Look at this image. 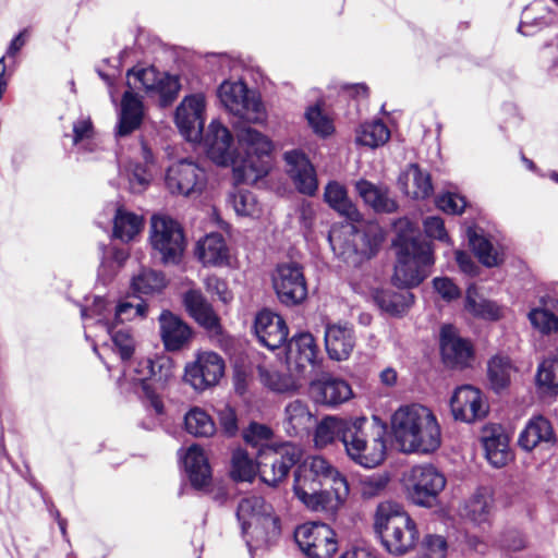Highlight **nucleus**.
Listing matches in <instances>:
<instances>
[{"instance_id":"f257e3e1","label":"nucleus","mask_w":558,"mask_h":558,"mask_svg":"<svg viewBox=\"0 0 558 558\" xmlns=\"http://www.w3.org/2000/svg\"><path fill=\"white\" fill-rule=\"evenodd\" d=\"M292 490L307 510L333 513L345 500L349 485L326 458L311 456L295 469Z\"/></svg>"},{"instance_id":"f03ea898","label":"nucleus","mask_w":558,"mask_h":558,"mask_svg":"<svg viewBox=\"0 0 558 558\" xmlns=\"http://www.w3.org/2000/svg\"><path fill=\"white\" fill-rule=\"evenodd\" d=\"M391 433L405 453H432L441 445V429L434 412L420 403L399 407L390 418Z\"/></svg>"},{"instance_id":"7ed1b4c3","label":"nucleus","mask_w":558,"mask_h":558,"mask_svg":"<svg viewBox=\"0 0 558 558\" xmlns=\"http://www.w3.org/2000/svg\"><path fill=\"white\" fill-rule=\"evenodd\" d=\"M395 229L397 264L393 283L400 288L416 287L428 276V268L434 264L433 247L420 239L416 226L408 218L399 219Z\"/></svg>"},{"instance_id":"20e7f679","label":"nucleus","mask_w":558,"mask_h":558,"mask_svg":"<svg viewBox=\"0 0 558 558\" xmlns=\"http://www.w3.org/2000/svg\"><path fill=\"white\" fill-rule=\"evenodd\" d=\"M236 143L233 162L236 182L253 184L266 177L271 168V140L251 126H244L236 132Z\"/></svg>"},{"instance_id":"39448f33","label":"nucleus","mask_w":558,"mask_h":558,"mask_svg":"<svg viewBox=\"0 0 558 558\" xmlns=\"http://www.w3.org/2000/svg\"><path fill=\"white\" fill-rule=\"evenodd\" d=\"M375 529L386 550L395 556H403L413 550L420 536L415 521L400 504L393 501L378 505Z\"/></svg>"},{"instance_id":"423d86ee","label":"nucleus","mask_w":558,"mask_h":558,"mask_svg":"<svg viewBox=\"0 0 558 558\" xmlns=\"http://www.w3.org/2000/svg\"><path fill=\"white\" fill-rule=\"evenodd\" d=\"M347 438L345 453L356 464L371 469L385 460L387 450L385 433L369 425L365 416L354 417V427Z\"/></svg>"},{"instance_id":"0eeeda50","label":"nucleus","mask_w":558,"mask_h":558,"mask_svg":"<svg viewBox=\"0 0 558 558\" xmlns=\"http://www.w3.org/2000/svg\"><path fill=\"white\" fill-rule=\"evenodd\" d=\"M446 483L445 475L433 464L414 465L402 476L408 499L416 506L426 508L437 504Z\"/></svg>"},{"instance_id":"6e6552de","label":"nucleus","mask_w":558,"mask_h":558,"mask_svg":"<svg viewBox=\"0 0 558 558\" xmlns=\"http://www.w3.org/2000/svg\"><path fill=\"white\" fill-rule=\"evenodd\" d=\"M136 380L142 384L145 396L157 413H161L163 405L157 391L166 389L175 380V365L168 355L141 359L134 367Z\"/></svg>"},{"instance_id":"1a4fd4ad","label":"nucleus","mask_w":558,"mask_h":558,"mask_svg":"<svg viewBox=\"0 0 558 558\" xmlns=\"http://www.w3.org/2000/svg\"><path fill=\"white\" fill-rule=\"evenodd\" d=\"M302 457L299 446L281 442L263 446L258 453V474L268 486L276 487L284 481Z\"/></svg>"},{"instance_id":"9d476101","label":"nucleus","mask_w":558,"mask_h":558,"mask_svg":"<svg viewBox=\"0 0 558 558\" xmlns=\"http://www.w3.org/2000/svg\"><path fill=\"white\" fill-rule=\"evenodd\" d=\"M217 96L229 113L252 123L265 120V108L259 96L242 81H223Z\"/></svg>"},{"instance_id":"9b49d317","label":"nucleus","mask_w":558,"mask_h":558,"mask_svg":"<svg viewBox=\"0 0 558 558\" xmlns=\"http://www.w3.org/2000/svg\"><path fill=\"white\" fill-rule=\"evenodd\" d=\"M150 244L165 265L180 263L185 248L181 226L172 218L155 215L150 221Z\"/></svg>"},{"instance_id":"f8f14e48","label":"nucleus","mask_w":558,"mask_h":558,"mask_svg":"<svg viewBox=\"0 0 558 558\" xmlns=\"http://www.w3.org/2000/svg\"><path fill=\"white\" fill-rule=\"evenodd\" d=\"M271 282L278 300L287 306L299 305L307 296L303 267L295 262L278 264L271 275Z\"/></svg>"},{"instance_id":"ddd939ff","label":"nucleus","mask_w":558,"mask_h":558,"mask_svg":"<svg viewBox=\"0 0 558 558\" xmlns=\"http://www.w3.org/2000/svg\"><path fill=\"white\" fill-rule=\"evenodd\" d=\"M236 517L244 535L250 533L258 536L262 532H275L278 527V518L274 514L272 506L260 496H247L240 500Z\"/></svg>"},{"instance_id":"4468645a","label":"nucleus","mask_w":558,"mask_h":558,"mask_svg":"<svg viewBox=\"0 0 558 558\" xmlns=\"http://www.w3.org/2000/svg\"><path fill=\"white\" fill-rule=\"evenodd\" d=\"M126 77V84L132 90L143 88L158 93L161 106L171 104L181 88L178 76L160 73L155 68L129 70Z\"/></svg>"},{"instance_id":"2eb2a0df","label":"nucleus","mask_w":558,"mask_h":558,"mask_svg":"<svg viewBox=\"0 0 558 558\" xmlns=\"http://www.w3.org/2000/svg\"><path fill=\"white\" fill-rule=\"evenodd\" d=\"M294 538L310 558H331L337 550L335 532L325 523L302 524L296 527Z\"/></svg>"},{"instance_id":"dca6fc26","label":"nucleus","mask_w":558,"mask_h":558,"mask_svg":"<svg viewBox=\"0 0 558 558\" xmlns=\"http://www.w3.org/2000/svg\"><path fill=\"white\" fill-rule=\"evenodd\" d=\"M206 182L205 170L189 159H181L172 163L167 169L165 178L168 191L183 196H193L202 193Z\"/></svg>"},{"instance_id":"f3484780","label":"nucleus","mask_w":558,"mask_h":558,"mask_svg":"<svg viewBox=\"0 0 558 558\" xmlns=\"http://www.w3.org/2000/svg\"><path fill=\"white\" fill-rule=\"evenodd\" d=\"M110 314L111 310L108 308L102 298H96L90 308L82 310L83 319L85 322L94 319L97 327L111 336L114 349L121 360H129L135 350L134 338L126 328L116 329L117 326L109 319Z\"/></svg>"},{"instance_id":"a211bd4d","label":"nucleus","mask_w":558,"mask_h":558,"mask_svg":"<svg viewBox=\"0 0 558 558\" xmlns=\"http://www.w3.org/2000/svg\"><path fill=\"white\" fill-rule=\"evenodd\" d=\"M225 363L215 352L198 353L196 360L189 363L184 369V379L195 390H205L216 385L223 375Z\"/></svg>"},{"instance_id":"6ab92c4d","label":"nucleus","mask_w":558,"mask_h":558,"mask_svg":"<svg viewBox=\"0 0 558 558\" xmlns=\"http://www.w3.org/2000/svg\"><path fill=\"white\" fill-rule=\"evenodd\" d=\"M205 97L202 94L186 96L175 110V124L190 142H199L205 123Z\"/></svg>"},{"instance_id":"aec40b11","label":"nucleus","mask_w":558,"mask_h":558,"mask_svg":"<svg viewBox=\"0 0 558 558\" xmlns=\"http://www.w3.org/2000/svg\"><path fill=\"white\" fill-rule=\"evenodd\" d=\"M450 409L454 420L472 423L484 418L488 413V404L482 392L470 385L458 387L451 399Z\"/></svg>"},{"instance_id":"412c9836","label":"nucleus","mask_w":558,"mask_h":558,"mask_svg":"<svg viewBox=\"0 0 558 558\" xmlns=\"http://www.w3.org/2000/svg\"><path fill=\"white\" fill-rule=\"evenodd\" d=\"M232 143L233 137L228 128L213 120L204 137L208 157L217 165L233 166L235 149H232Z\"/></svg>"},{"instance_id":"4be33fe9","label":"nucleus","mask_w":558,"mask_h":558,"mask_svg":"<svg viewBox=\"0 0 558 558\" xmlns=\"http://www.w3.org/2000/svg\"><path fill=\"white\" fill-rule=\"evenodd\" d=\"M254 332L263 345L275 350L287 341L288 327L281 316L269 310H263L255 317Z\"/></svg>"},{"instance_id":"5701e85b","label":"nucleus","mask_w":558,"mask_h":558,"mask_svg":"<svg viewBox=\"0 0 558 558\" xmlns=\"http://www.w3.org/2000/svg\"><path fill=\"white\" fill-rule=\"evenodd\" d=\"M283 159L287 163V171L293 180L296 189L306 195H313L318 187L315 169L306 155L301 150L293 149L286 151Z\"/></svg>"},{"instance_id":"b1692460","label":"nucleus","mask_w":558,"mask_h":558,"mask_svg":"<svg viewBox=\"0 0 558 558\" xmlns=\"http://www.w3.org/2000/svg\"><path fill=\"white\" fill-rule=\"evenodd\" d=\"M310 390L317 403L328 407L342 404L353 396L351 386L345 380L329 375L313 380Z\"/></svg>"},{"instance_id":"393cba45","label":"nucleus","mask_w":558,"mask_h":558,"mask_svg":"<svg viewBox=\"0 0 558 558\" xmlns=\"http://www.w3.org/2000/svg\"><path fill=\"white\" fill-rule=\"evenodd\" d=\"M440 352L444 362L450 366L468 365L473 354L471 343L462 339L451 325L440 330Z\"/></svg>"},{"instance_id":"a878e982","label":"nucleus","mask_w":558,"mask_h":558,"mask_svg":"<svg viewBox=\"0 0 558 558\" xmlns=\"http://www.w3.org/2000/svg\"><path fill=\"white\" fill-rule=\"evenodd\" d=\"M325 345L331 360L349 359L355 347L353 328L347 324L328 325L325 330Z\"/></svg>"},{"instance_id":"bb28decb","label":"nucleus","mask_w":558,"mask_h":558,"mask_svg":"<svg viewBox=\"0 0 558 558\" xmlns=\"http://www.w3.org/2000/svg\"><path fill=\"white\" fill-rule=\"evenodd\" d=\"M316 425V416L306 401L295 399L287 403L282 426L290 436L307 434Z\"/></svg>"},{"instance_id":"cd10ccee","label":"nucleus","mask_w":558,"mask_h":558,"mask_svg":"<svg viewBox=\"0 0 558 558\" xmlns=\"http://www.w3.org/2000/svg\"><path fill=\"white\" fill-rule=\"evenodd\" d=\"M354 427V418H341L338 416H327L316 425L314 434V444L318 449L326 448L340 440L345 445L347 436Z\"/></svg>"},{"instance_id":"c85d7f7f","label":"nucleus","mask_w":558,"mask_h":558,"mask_svg":"<svg viewBox=\"0 0 558 558\" xmlns=\"http://www.w3.org/2000/svg\"><path fill=\"white\" fill-rule=\"evenodd\" d=\"M197 257L205 266L230 267L232 256L223 236L219 233H210L197 244Z\"/></svg>"},{"instance_id":"c756f323","label":"nucleus","mask_w":558,"mask_h":558,"mask_svg":"<svg viewBox=\"0 0 558 558\" xmlns=\"http://www.w3.org/2000/svg\"><path fill=\"white\" fill-rule=\"evenodd\" d=\"M317 355V345L314 337L308 332H301L291 338L287 345V363L296 371L313 365Z\"/></svg>"},{"instance_id":"7c9ffc66","label":"nucleus","mask_w":558,"mask_h":558,"mask_svg":"<svg viewBox=\"0 0 558 558\" xmlns=\"http://www.w3.org/2000/svg\"><path fill=\"white\" fill-rule=\"evenodd\" d=\"M183 302L189 314L205 329L218 332L219 318L199 290L191 289L184 293Z\"/></svg>"},{"instance_id":"2f4dec72","label":"nucleus","mask_w":558,"mask_h":558,"mask_svg":"<svg viewBox=\"0 0 558 558\" xmlns=\"http://www.w3.org/2000/svg\"><path fill=\"white\" fill-rule=\"evenodd\" d=\"M555 440L554 427L543 415L530 418L518 439L520 447L526 451L533 450L541 444H553Z\"/></svg>"},{"instance_id":"473e14b6","label":"nucleus","mask_w":558,"mask_h":558,"mask_svg":"<svg viewBox=\"0 0 558 558\" xmlns=\"http://www.w3.org/2000/svg\"><path fill=\"white\" fill-rule=\"evenodd\" d=\"M494 509V495L489 487L482 486L469 497L463 507V517L476 525L489 522Z\"/></svg>"},{"instance_id":"72a5a7b5","label":"nucleus","mask_w":558,"mask_h":558,"mask_svg":"<svg viewBox=\"0 0 558 558\" xmlns=\"http://www.w3.org/2000/svg\"><path fill=\"white\" fill-rule=\"evenodd\" d=\"M159 323L161 338L168 350H179L190 341L191 328L178 316L165 312L160 315Z\"/></svg>"},{"instance_id":"f704fd0d","label":"nucleus","mask_w":558,"mask_h":558,"mask_svg":"<svg viewBox=\"0 0 558 558\" xmlns=\"http://www.w3.org/2000/svg\"><path fill=\"white\" fill-rule=\"evenodd\" d=\"M399 185L404 194L414 199H425L433 193L432 179L428 172L417 165L411 163L399 177Z\"/></svg>"},{"instance_id":"c9c22d12","label":"nucleus","mask_w":558,"mask_h":558,"mask_svg":"<svg viewBox=\"0 0 558 558\" xmlns=\"http://www.w3.org/2000/svg\"><path fill=\"white\" fill-rule=\"evenodd\" d=\"M355 190L365 204L375 211L390 214L398 208L397 202L389 196V191L385 186L361 179L355 183Z\"/></svg>"},{"instance_id":"e433bc0d","label":"nucleus","mask_w":558,"mask_h":558,"mask_svg":"<svg viewBox=\"0 0 558 558\" xmlns=\"http://www.w3.org/2000/svg\"><path fill=\"white\" fill-rule=\"evenodd\" d=\"M184 466L190 481L195 488L207 486L211 480L210 466L203 449L191 446L184 456Z\"/></svg>"},{"instance_id":"4c0bfd02","label":"nucleus","mask_w":558,"mask_h":558,"mask_svg":"<svg viewBox=\"0 0 558 558\" xmlns=\"http://www.w3.org/2000/svg\"><path fill=\"white\" fill-rule=\"evenodd\" d=\"M144 114L142 100L132 92H125L121 102L118 135L124 136L137 129Z\"/></svg>"},{"instance_id":"58836bf2","label":"nucleus","mask_w":558,"mask_h":558,"mask_svg":"<svg viewBox=\"0 0 558 558\" xmlns=\"http://www.w3.org/2000/svg\"><path fill=\"white\" fill-rule=\"evenodd\" d=\"M464 307L468 313L481 319L498 320L504 316V308L480 295L475 286L468 288Z\"/></svg>"},{"instance_id":"ea45409f","label":"nucleus","mask_w":558,"mask_h":558,"mask_svg":"<svg viewBox=\"0 0 558 558\" xmlns=\"http://www.w3.org/2000/svg\"><path fill=\"white\" fill-rule=\"evenodd\" d=\"M351 235L352 252L366 258L375 254L384 240L380 229L375 225H369L365 230L351 227Z\"/></svg>"},{"instance_id":"a19ab883","label":"nucleus","mask_w":558,"mask_h":558,"mask_svg":"<svg viewBox=\"0 0 558 558\" xmlns=\"http://www.w3.org/2000/svg\"><path fill=\"white\" fill-rule=\"evenodd\" d=\"M325 201L328 205L351 221H359L361 215L349 199L345 189L338 182H330L325 189Z\"/></svg>"},{"instance_id":"79ce46f5","label":"nucleus","mask_w":558,"mask_h":558,"mask_svg":"<svg viewBox=\"0 0 558 558\" xmlns=\"http://www.w3.org/2000/svg\"><path fill=\"white\" fill-rule=\"evenodd\" d=\"M377 305L392 316H400L408 312L414 302V295L408 291L383 290L375 294Z\"/></svg>"},{"instance_id":"37998d69","label":"nucleus","mask_w":558,"mask_h":558,"mask_svg":"<svg viewBox=\"0 0 558 558\" xmlns=\"http://www.w3.org/2000/svg\"><path fill=\"white\" fill-rule=\"evenodd\" d=\"M165 287V276L160 271L149 268H142L133 276L131 281L132 291L140 298L142 295H154L159 293Z\"/></svg>"},{"instance_id":"c03bdc74","label":"nucleus","mask_w":558,"mask_h":558,"mask_svg":"<svg viewBox=\"0 0 558 558\" xmlns=\"http://www.w3.org/2000/svg\"><path fill=\"white\" fill-rule=\"evenodd\" d=\"M466 235L470 246L473 248L475 255L483 265L494 267L502 260L501 254L498 250L495 248L486 238L480 234L476 228L469 227Z\"/></svg>"},{"instance_id":"a18cd8bd","label":"nucleus","mask_w":558,"mask_h":558,"mask_svg":"<svg viewBox=\"0 0 558 558\" xmlns=\"http://www.w3.org/2000/svg\"><path fill=\"white\" fill-rule=\"evenodd\" d=\"M483 445L488 462L496 468L506 465L512 459L508 438L501 433L485 437Z\"/></svg>"},{"instance_id":"49530a36","label":"nucleus","mask_w":558,"mask_h":558,"mask_svg":"<svg viewBox=\"0 0 558 558\" xmlns=\"http://www.w3.org/2000/svg\"><path fill=\"white\" fill-rule=\"evenodd\" d=\"M143 228L142 217L119 208L114 216L113 234L123 242L133 240Z\"/></svg>"},{"instance_id":"de8ad7c7","label":"nucleus","mask_w":558,"mask_h":558,"mask_svg":"<svg viewBox=\"0 0 558 558\" xmlns=\"http://www.w3.org/2000/svg\"><path fill=\"white\" fill-rule=\"evenodd\" d=\"M186 432L194 437H210L216 425L210 415L201 408L191 409L184 416Z\"/></svg>"},{"instance_id":"09e8293b","label":"nucleus","mask_w":558,"mask_h":558,"mask_svg":"<svg viewBox=\"0 0 558 558\" xmlns=\"http://www.w3.org/2000/svg\"><path fill=\"white\" fill-rule=\"evenodd\" d=\"M260 381L276 392H292L298 390L299 385L290 374H281L267 366H258Z\"/></svg>"},{"instance_id":"8fccbe9b","label":"nucleus","mask_w":558,"mask_h":558,"mask_svg":"<svg viewBox=\"0 0 558 558\" xmlns=\"http://www.w3.org/2000/svg\"><path fill=\"white\" fill-rule=\"evenodd\" d=\"M390 137V131L381 121L364 123L356 134V142L363 146L376 148L384 145Z\"/></svg>"},{"instance_id":"3c124183","label":"nucleus","mask_w":558,"mask_h":558,"mask_svg":"<svg viewBox=\"0 0 558 558\" xmlns=\"http://www.w3.org/2000/svg\"><path fill=\"white\" fill-rule=\"evenodd\" d=\"M513 372L510 360L506 356L496 355L488 362L487 374L494 390L499 391L506 388Z\"/></svg>"},{"instance_id":"603ef678","label":"nucleus","mask_w":558,"mask_h":558,"mask_svg":"<svg viewBox=\"0 0 558 558\" xmlns=\"http://www.w3.org/2000/svg\"><path fill=\"white\" fill-rule=\"evenodd\" d=\"M229 202L238 216L257 218L262 207L256 196L247 190H238L230 195Z\"/></svg>"},{"instance_id":"864d4df0","label":"nucleus","mask_w":558,"mask_h":558,"mask_svg":"<svg viewBox=\"0 0 558 558\" xmlns=\"http://www.w3.org/2000/svg\"><path fill=\"white\" fill-rule=\"evenodd\" d=\"M258 471L252 458L242 449H236L232 453L231 476L235 481L252 482Z\"/></svg>"},{"instance_id":"5fc2aeb1","label":"nucleus","mask_w":558,"mask_h":558,"mask_svg":"<svg viewBox=\"0 0 558 558\" xmlns=\"http://www.w3.org/2000/svg\"><path fill=\"white\" fill-rule=\"evenodd\" d=\"M129 258V252L124 248L109 247L106 250L100 267L99 276L104 280L110 279L123 266Z\"/></svg>"},{"instance_id":"6e6d98bb","label":"nucleus","mask_w":558,"mask_h":558,"mask_svg":"<svg viewBox=\"0 0 558 558\" xmlns=\"http://www.w3.org/2000/svg\"><path fill=\"white\" fill-rule=\"evenodd\" d=\"M111 314L109 319L117 326V322L130 320L134 317H144L146 315L147 305L144 301L140 300L136 303L122 302L118 306L113 307L105 300Z\"/></svg>"},{"instance_id":"4d7b16f0","label":"nucleus","mask_w":558,"mask_h":558,"mask_svg":"<svg viewBox=\"0 0 558 558\" xmlns=\"http://www.w3.org/2000/svg\"><path fill=\"white\" fill-rule=\"evenodd\" d=\"M448 543L442 535L426 534L420 544V558H446Z\"/></svg>"},{"instance_id":"13d9d810","label":"nucleus","mask_w":558,"mask_h":558,"mask_svg":"<svg viewBox=\"0 0 558 558\" xmlns=\"http://www.w3.org/2000/svg\"><path fill=\"white\" fill-rule=\"evenodd\" d=\"M532 326L543 335H550L558 331V317L550 311L537 307L529 313Z\"/></svg>"},{"instance_id":"bf43d9fd","label":"nucleus","mask_w":558,"mask_h":558,"mask_svg":"<svg viewBox=\"0 0 558 558\" xmlns=\"http://www.w3.org/2000/svg\"><path fill=\"white\" fill-rule=\"evenodd\" d=\"M389 482L388 474L375 473L361 478L360 492L364 498H375L386 492Z\"/></svg>"},{"instance_id":"052dcab7","label":"nucleus","mask_w":558,"mask_h":558,"mask_svg":"<svg viewBox=\"0 0 558 558\" xmlns=\"http://www.w3.org/2000/svg\"><path fill=\"white\" fill-rule=\"evenodd\" d=\"M537 384L548 390L558 389V357L547 359L538 366Z\"/></svg>"},{"instance_id":"680f3d73","label":"nucleus","mask_w":558,"mask_h":558,"mask_svg":"<svg viewBox=\"0 0 558 558\" xmlns=\"http://www.w3.org/2000/svg\"><path fill=\"white\" fill-rule=\"evenodd\" d=\"M305 117L316 134L327 136L333 132L332 121L323 113L318 106L310 107L305 112Z\"/></svg>"},{"instance_id":"e2e57ef3","label":"nucleus","mask_w":558,"mask_h":558,"mask_svg":"<svg viewBox=\"0 0 558 558\" xmlns=\"http://www.w3.org/2000/svg\"><path fill=\"white\" fill-rule=\"evenodd\" d=\"M73 143L84 149H92L89 143L94 136V129L89 118H82L73 124Z\"/></svg>"},{"instance_id":"0e129e2a","label":"nucleus","mask_w":558,"mask_h":558,"mask_svg":"<svg viewBox=\"0 0 558 558\" xmlns=\"http://www.w3.org/2000/svg\"><path fill=\"white\" fill-rule=\"evenodd\" d=\"M437 207L447 214H461L466 206L463 196L456 193H445L437 197Z\"/></svg>"},{"instance_id":"69168bd1","label":"nucleus","mask_w":558,"mask_h":558,"mask_svg":"<svg viewBox=\"0 0 558 558\" xmlns=\"http://www.w3.org/2000/svg\"><path fill=\"white\" fill-rule=\"evenodd\" d=\"M424 231L428 238L436 239L438 241L450 243V238L445 227V222L440 217L430 216L427 217L424 222Z\"/></svg>"},{"instance_id":"338daca9","label":"nucleus","mask_w":558,"mask_h":558,"mask_svg":"<svg viewBox=\"0 0 558 558\" xmlns=\"http://www.w3.org/2000/svg\"><path fill=\"white\" fill-rule=\"evenodd\" d=\"M204 286L208 293L216 294L223 303H229L233 298L227 282L217 276L213 275L205 278Z\"/></svg>"},{"instance_id":"774afa93","label":"nucleus","mask_w":558,"mask_h":558,"mask_svg":"<svg viewBox=\"0 0 558 558\" xmlns=\"http://www.w3.org/2000/svg\"><path fill=\"white\" fill-rule=\"evenodd\" d=\"M151 174L144 166L136 165L129 175L130 189L134 193H141L149 184Z\"/></svg>"}]
</instances>
